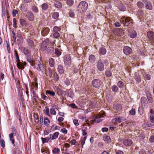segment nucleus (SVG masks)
<instances>
[{"label": "nucleus", "mask_w": 154, "mask_h": 154, "mask_svg": "<svg viewBox=\"0 0 154 154\" xmlns=\"http://www.w3.org/2000/svg\"><path fill=\"white\" fill-rule=\"evenodd\" d=\"M68 96L71 98H72L74 96V94L73 91L70 90H69L67 92Z\"/></svg>", "instance_id": "nucleus-35"}, {"label": "nucleus", "mask_w": 154, "mask_h": 154, "mask_svg": "<svg viewBox=\"0 0 154 154\" xmlns=\"http://www.w3.org/2000/svg\"><path fill=\"white\" fill-rule=\"evenodd\" d=\"M59 134V133L58 132H56L54 133L53 134H50L49 135V136L50 137L51 140H54L55 139H57Z\"/></svg>", "instance_id": "nucleus-15"}, {"label": "nucleus", "mask_w": 154, "mask_h": 154, "mask_svg": "<svg viewBox=\"0 0 154 154\" xmlns=\"http://www.w3.org/2000/svg\"><path fill=\"white\" fill-rule=\"evenodd\" d=\"M17 36L19 38V39H17V41L20 40V42H23V37L22 36L21 32L19 31L17 32Z\"/></svg>", "instance_id": "nucleus-24"}, {"label": "nucleus", "mask_w": 154, "mask_h": 154, "mask_svg": "<svg viewBox=\"0 0 154 154\" xmlns=\"http://www.w3.org/2000/svg\"><path fill=\"white\" fill-rule=\"evenodd\" d=\"M118 88L116 85H114L112 86V91L114 92H117L118 91Z\"/></svg>", "instance_id": "nucleus-59"}, {"label": "nucleus", "mask_w": 154, "mask_h": 154, "mask_svg": "<svg viewBox=\"0 0 154 154\" xmlns=\"http://www.w3.org/2000/svg\"><path fill=\"white\" fill-rule=\"evenodd\" d=\"M74 3L73 0H67L66 3L69 6H72Z\"/></svg>", "instance_id": "nucleus-51"}, {"label": "nucleus", "mask_w": 154, "mask_h": 154, "mask_svg": "<svg viewBox=\"0 0 154 154\" xmlns=\"http://www.w3.org/2000/svg\"><path fill=\"white\" fill-rule=\"evenodd\" d=\"M54 5L56 8H61L62 7L61 4L57 1H55Z\"/></svg>", "instance_id": "nucleus-32"}, {"label": "nucleus", "mask_w": 154, "mask_h": 154, "mask_svg": "<svg viewBox=\"0 0 154 154\" xmlns=\"http://www.w3.org/2000/svg\"><path fill=\"white\" fill-rule=\"evenodd\" d=\"M60 152V149L57 147H54L52 150L53 154H59Z\"/></svg>", "instance_id": "nucleus-20"}, {"label": "nucleus", "mask_w": 154, "mask_h": 154, "mask_svg": "<svg viewBox=\"0 0 154 154\" xmlns=\"http://www.w3.org/2000/svg\"><path fill=\"white\" fill-rule=\"evenodd\" d=\"M44 112L45 115L51 117V116L50 113V110L47 107H46L44 109Z\"/></svg>", "instance_id": "nucleus-22"}, {"label": "nucleus", "mask_w": 154, "mask_h": 154, "mask_svg": "<svg viewBox=\"0 0 154 154\" xmlns=\"http://www.w3.org/2000/svg\"><path fill=\"white\" fill-rule=\"evenodd\" d=\"M89 106L91 108L95 107H96L95 103L92 102H91L89 105Z\"/></svg>", "instance_id": "nucleus-64"}, {"label": "nucleus", "mask_w": 154, "mask_h": 154, "mask_svg": "<svg viewBox=\"0 0 154 154\" xmlns=\"http://www.w3.org/2000/svg\"><path fill=\"white\" fill-rule=\"evenodd\" d=\"M31 9L32 11L35 13H38V8L35 5L32 6Z\"/></svg>", "instance_id": "nucleus-31"}, {"label": "nucleus", "mask_w": 154, "mask_h": 154, "mask_svg": "<svg viewBox=\"0 0 154 154\" xmlns=\"http://www.w3.org/2000/svg\"><path fill=\"white\" fill-rule=\"evenodd\" d=\"M96 59L95 56L93 55H91L89 57V60L91 63H94Z\"/></svg>", "instance_id": "nucleus-23"}, {"label": "nucleus", "mask_w": 154, "mask_h": 154, "mask_svg": "<svg viewBox=\"0 0 154 154\" xmlns=\"http://www.w3.org/2000/svg\"><path fill=\"white\" fill-rule=\"evenodd\" d=\"M9 137L10 140L12 144L14 146L15 140L14 138L13 133H11L9 134Z\"/></svg>", "instance_id": "nucleus-21"}, {"label": "nucleus", "mask_w": 154, "mask_h": 154, "mask_svg": "<svg viewBox=\"0 0 154 154\" xmlns=\"http://www.w3.org/2000/svg\"><path fill=\"white\" fill-rule=\"evenodd\" d=\"M41 6L42 9L43 10H46L48 8V5L45 3H43Z\"/></svg>", "instance_id": "nucleus-46"}, {"label": "nucleus", "mask_w": 154, "mask_h": 154, "mask_svg": "<svg viewBox=\"0 0 154 154\" xmlns=\"http://www.w3.org/2000/svg\"><path fill=\"white\" fill-rule=\"evenodd\" d=\"M26 57H27V61L31 64L33 66V61L30 55Z\"/></svg>", "instance_id": "nucleus-40"}, {"label": "nucleus", "mask_w": 154, "mask_h": 154, "mask_svg": "<svg viewBox=\"0 0 154 154\" xmlns=\"http://www.w3.org/2000/svg\"><path fill=\"white\" fill-rule=\"evenodd\" d=\"M49 42L48 38L45 40L42 43L41 45V49L42 51H44L46 49V48L48 45Z\"/></svg>", "instance_id": "nucleus-7"}, {"label": "nucleus", "mask_w": 154, "mask_h": 154, "mask_svg": "<svg viewBox=\"0 0 154 154\" xmlns=\"http://www.w3.org/2000/svg\"><path fill=\"white\" fill-rule=\"evenodd\" d=\"M69 16L72 18H73L74 17L75 13L71 9L69 11Z\"/></svg>", "instance_id": "nucleus-49"}, {"label": "nucleus", "mask_w": 154, "mask_h": 154, "mask_svg": "<svg viewBox=\"0 0 154 154\" xmlns=\"http://www.w3.org/2000/svg\"><path fill=\"white\" fill-rule=\"evenodd\" d=\"M0 143L1 146L3 148H4L5 146V143L4 140L3 139H1L0 140Z\"/></svg>", "instance_id": "nucleus-55"}, {"label": "nucleus", "mask_w": 154, "mask_h": 154, "mask_svg": "<svg viewBox=\"0 0 154 154\" xmlns=\"http://www.w3.org/2000/svg\"><path fill=\"white\" fill-rule=\"evenodd\" d=\"M145 7L147 9L151 10L152 8V3L148 1L147 2L145 3Z\"/></svg>", "instance_id": "nucleus-18"}, {"label": "nucleus", "mask_w": 154, "mask_h": 154, "mask_svg": "<svg viewBox=\"0 0 154 154\" xmlns=\"http://www.w3.org/2000/svg\"><path fill=\"white\" fill-rule=\"evenodd\" d=\"M121 19V22L123 24L124 26H128L130 23H132V20H131L130 18L128 17H125L124 16H122Z\"/></svg>", "instance_id": "nucleus-5"}, {"label": "nucleus", "mask_w": 154, "mask_h": 154, "mask_svg": "<svg viewBox=\"0 0 154 154\" xmlns=\"http://www.w3.org/2000/svg\"><path fill=\"white\" fill-rule=\"evenodd\" d=\"M34 67L38 70L41 71L43 73L45 72V68L44 66L38 61L35 63Z\"/></svg>", "instance_id": "nucleus-4"}, {"label": "nucleus", "mask_w": 154, "mask_h": 154, "mask_svg": "<svg viewBox=\"0 0 154 154\" xmlns=\"http://www.w3.org/2000/svg\"><path fill=\"white\" fill-rule=\"evenodd\" d=\"M20 24L22 26H26V22L25 20L23 19H21L20 20Z\"/></svg>", "instance_id": "nucleus-45"}, {"label": "nucleus", "mask_w": 154, "mask_h": 154, "mask_svg": "<svg viewBox=\"0 0 154 154\" xmlns=\"http://www.w3.org/2000/svg\"><path fill=\"white\" fill-rule=\"evenodd\" d=\"M27 15L29 20L32 21L34 20V16L33 14L31 12L28 13Z\"/></svg>", "instance_id": "nucleus-27"}, {"label": "nucleus", "mask_w": 154, "mask_h": 154, "mask_svg": "<svg viewBox=\"0 0 154 154\" xmlns=\"http://www.w3.org/2000/svg\"><path fill=\"white\" fill-rule=\"evenodd\" d=\"M106 50L105 48L101 47L99 49L100 53L104 55L106 53Z\"/></svg>", "instance_id": "nucleus-37"}, {"label": "nucleus", "mask_w": 154, "mask_h": 154, "mask_svg": "<svg viewBox=\"0 0 154 154\" xmlns=\"http://www.w3.org/2000/svg\"><path fill=\"white\" fill-rule=\"evenodd\" d=\"M11 34L14 40V42H16V35L14 29H12L11 30Z\"/></svg>", "instance_id": "nucleus-38"}, {"label": "nucleus", "mask_w": 154, "mask_h": 154, "mask_svg": "<svg viewBox=\"0 0 154 154\" xmlns=\"http://www.w3.org/2000/svg\"><path fill=\"white\" fill-rule=\"evenodd\" d=\"M88 6V4L85 1L81 2L78 6L77 10L80 13H83L85 12Z\"/></svg>", "instance_id": "nucleus-2"}, {"label": "nucleus", "mask_w": 154, "mask_h": 154, "mask_svg": "<svg viewBox=\"0 0 154 154\" xmlns=\"http://www.w3.org/2000/svg\"><path fill=\"white\" fill-rule=\"evenodd\" d=\"M15 55L16 57V61L17 62V65L18 68L20 69H23L24 68V66L26 65V63L25 62L22 63L20 62L19 59L18 54L17 51H15Z\"/></svg>", "instance_id": "nucleus-3"}, {"label": "nucleus", "mask_w": 154, "mask_h": 154, "mask_svg": "<svg viewBox=\"0 0 154 154\" xmlns=\"http://www.w3.org/2000/svg\"><path fill=\"white\" fill-rule=\"evenodd\" d=\"M64 83L66 85H69L70 84V82L68 79L66 78L64 81Z\"/></svg>", "instance_id": "nucleus-62"}, {"label": "nucleus", "mask_w": 154, "mask_h": 154, "mask_svg": "<svg viewBox=\"0 0 154 154\" xmlns=\"http://www.w3.org/2000/svg\"><path fill=\"white\" fill-rule=\"evenodd\" d=\"M137 35V33L136 31H133L130 34V36L131 38H134Z\"/></svg>", "instance_id": "nucleus-41"}, {"label": "nucleus", "mask_w": 154, "mask_h": 154, "mask_svg": "<svg viewBox=\"0 0 154 154\" xmlns=\"http://www.w3.org/2000/svg\"><path fill=\"white\" fill-rule=\"evenodd\" d=\"M117 85L120 88H122L123 86V83L121 81H119L118 82Z\"/></svg>", "instance_id": "nucleus-61"}, {"label": "nucleus", "mask_w": 154, "mask_h": 154, "mask_svg": "<svg viewBox=\"0 0 154 154\" xmlns=\"http://www.w3.org/2000/svg\"><path fill=\"white\" fill-rule=\"evenodd\" d=\"M44 120L45 125L47 126H48L50 123L49 119L46 117H45L44 118Z\"/></svg>", "instance_id": "nucleus-39"}, {"label": "nucleus", "mask_w": 154, "mask_h": 154, "mask_svg": "<svg viewBox=\"0 0 154 154\" xmlns=\"http://www.w3.org/2000/svg\"><path fill=\"white\" fill-rule=\"evenodd\" d=\"M147 36L149 39L154 42V34L152 32L148 31L147 33Z\"/></svg>", "instance_id": "nucleus-14"}, {"label": "nucleus", "mask_w": 154, "mask_h": 154, "mask_svg": "<svg viewBox=\"0 0 154 154\" xmlns=\"http://www.w3.org/2000/svg\"><path fill=\"white\" fill-rule=\"evenodd\" d=\"M55 54L57 56H59L61 54V52L58 48L55 49Z\"/></svg>", "instance_id": "nucleus-54"}, {"label": "nucleus", "mask_w": 154, "mask_h": 154, "mask_svg": "<svg viewBox=\"0 0 154 154\" xmlns=\"http://www.w3.org/2000/svg\"><path fill=\"white\" fill-rule=\"evenodd\" d=\"M92 84L94 87L98 88L100 87L101 84V81L98 79H94L92 82Z\"/></svg>", "instance_id": "nucleus-11"}, {"label": "nucleus", "mask_w": 154, "mask_h": 154, "mask_svg": "<svg viewBox=\"0 0 154 154\" xmlns=\"http://www.w3.org/2000/svg\"><path fill=\"white\" fill-rule=\"evenodd\" d=\"M50 31V29L49 28L45 27L42 29L41 31V34L43 36L47 35L49 33Z\"/></svg>", "instance_id": "nucleus-12"}, {"label": "nucleus", "mask_w": 154, "mask_h": 154, "mask_svg": "<svg viewBox=\"0 0 154 154\" xmlns=\"http://www.w3.org/2000/svg\"><path fill=\"white\" fill-rule=\"evenodd\" d=\"M27 6L25 5H22L20 8L21 10L23 12H26L27 10Z\"/></svg>", "instance_id": "nucleus-44"}, {"label": "nucleus", "mask_w": 154, "mask_h": 154, "mask_svg": "<svg viewBox=\"0 0 154 154\" xmlns=\"http://www.w3.org/2000/svg\"><path fill=\"white\" fill-rule=\"evenodd\" d=\"M52 16L54 19H56L59 17V14L58 12H54L53 13Z\"/></svg>", "instance_id": "nucleus-42"}, {"label": "nucleus", "mask_w": 154, "mask_h": 154, "mask_svg": "<svg viewBox=\"0 0 154 154\" xmlns=\"http://www.w3.org/2000/svg\"><path fill=\"white\" fill-rule=\"evenodd\" d=\"M136 80L138 82H140L141 81V78L139 75H136L135 76Z\"/></svg>", "instance_id": "nucleus-57"}, {"label": "nucleus", "mask_w": 154, "mask_h": 154, "mask_svg": "<svg viewBox=\"0 0 154 154\" xmlns=\"http://www.w3.org/2000/svg\"><path fill=\"white\" fill-rule=\"evenodd\" d=\"M103 140L106 143L109 142L110 141L109 137L107 135H105L104 136Z\"/></svg>", "instance_id": "nucleus-34"}, {"label": "nucleus", "mask_w": 154, "mask_h": 154, "mask_svg": "<svg viewBox=\"0 0 154 154\" xmlns=\"http://www.w3.org/2000/svg\"><path fill=\"white\" fill-rule=\"evenodd\" d=\"M46 93L52 96H54L55 95V93L54 92L50 90H47Z\"/></svg>", "instance_id": "nucleus-50"}, {"label": "nucleus", "mask_w": 154, "mask_h": 154, "mask_svg": "<svg viewBox=\"0 0 154 154\" xmlns=\"http://www.w3.org/2000/svg\"><path fill=\"white\" fill-rule=\"evenodd\" d=\"M113 107L114 109L118 111H120L122 109V106L120 104L114 105Z\"/></svg>", "instance_id": "nucleus-30"}, {"label": "nucleus", "mask_w": 154, "mask_h": 154, "mask_svg": "<svg viewBox=\"0 0 154 154\" xmlns=\"http://www.w3.org/2000/svg\"><path fill=\"white\" fill-rule=\"evenodd\" d=\"M60 30V28L57 26H54L53 29V31L55 32H57Z\"/></svg>", "instance_id": "nucleus-58"}, {"label": "nucleus", "mask_w": 154, "mask_h": 154, "mask_svg": "<svg viewBox=\"0 0 154 154\" xmlns=\"http://www.w3.org/2000/svg\"><path fill=\"white\" fill-rule=\"evenodd\" d=\"M137 14L138 17H139L140 18L141 17H142L143 15V12L142 10H139L137 11Z\"/></svg>", "instance_id": "nucleus-43"}, {"label": "nucleus", "mask_w": 154, "mask_h": 154, "mask_svg": "<svg viewBox=\"0 0 154 154\" xmlns=\"http://www.w3.org/2000/svg\"><path fill=\"white\" fill-rule=\"evenodd\" d=\"M123 51L125 55H128L132 52V50L130 47L126 46L124 48Z\"/></svg>", "instance_id": "nucleus-10"}, {"label": "nucleus", "mask_w": 154, "mask_h": 154, "mask_svg": "<svg viewBox=\"0 0 154 154\" xmlns=\"http://www.w3.org/2000/svg\"><path fill=\"white\" fill-rule=\"evenodd\" d=\"M57 71L60 74H62L64 72V69L63 65H59L57 67Z\"/></svg>", "instance_id": "nucleus-16"}, {"label": "nucleus", "mask_w": 154, "mask_h": 154, "mask_svg": "<svg viewBox=\"0 0 154 154\" xmlns=\"http://www.w3.org/2000/svg\"><path fill=\"white\" fill-rule=\"evenodd\" d=\"M137 5L138 7L140 8H142L144 6L143 3L141 2H138L137 3Z\"/></svg>", "instance_id": "nucleus-56"}, {"label": "nucleus", "mask_w": 154, "mask_h": 154, "mask_svg": "<svg viewBox=\"0 0 154 154\" xmlns=\"http://www.w3.org/2000/svg\"><path fill=\"white\" fill-rule=\"evenodd\" d=\"M123 143L126 147H129L132 143L131 139H125L123 140Z\"/></svg>", "instance_id": "nucleus-8"}, {"label": "nucleus", "mask_w": 154, "mask_h": 154, "mask_svg": "<svg viewBox=\"0 0 154 154\" xmlns=\"http://www.w3.org/2000/svg\"><path fill=\"white\" fill-rule=\"evenodd\" d=\"M41 139L42 140V143L44 144L45 143L48 142L50 140H51V138L50 137H45V138L41 137Z\"/></svg>", "instance_id": "nucleus-26"}, {"label": "nucleus", "mask_w": 154, "mask_h": 154, "mask_svg": "<svg viewBox=\"0 0 154 154\" xmlns=\"http://www.w3.org/2000/svg\"><path fill=\"white\" fill-rule=\"evenodd\" d=\"M114 34L117 36H121L122 34V30L119 29H117L114 32Z\"/></svg>", "instance_id": "nucleus-19"}, {"label": "nucleus", "mask_w": 154, "mask_h": 154, "mask_svg": "<svg viewBox=\"0 0 154 154\" xmlns=\"http://www.w3.org/2000/svg\"><path fill=\"white\" fill-rule=\"evenodd\" d=\"M104 64L105 66H107L109 64V62L106 60H102L100 59L97 62V67L98 70L100 71H103L104 70Z\"/></svg>", "instance_id": "nucleus-1"}, {"label": "nucleus", "mask_w": 154, "mask_h": 154, "mask_svg": "<svg viewBox=\"0 0 154 154\" xmlns=\"http://www.w3.org/2000/svg\"><path fill=\"white\" fill-rule=\"evenodd\" d=\"M58 106L56 105L52 106V107L50 109V114L51 115H56V112L55 109L58 110Z\"/></svg>", "instance_id": "nucleus-13"}, {"label": "nucleus", "mask_w": 154, "mask_h": 154, "mask_svg": "<svg viewBox=\"0 0 154 154\" xmlns=\"http://www.w3.org/2000/svg\"><path fill=\"white\" fill-rule=\"evenodd\" d=\"M102 117V116L101 114L97 115L96 116L95 119H97L95 120V121L97 122V123H99L100 122H101L103 119H100Z\"/></svg>", "instance_id": "nucleus-33"}, {"label": "nucleus", "mask_w": 154, "mask_h": 154, "mask_svg": "<svg viewBox=\"0 0 154 154\" xmlns=\"http://www.w3.org/2000/svg\"><path fill=\"white\" fill-rule=\"evenodd\" d=\"M57 93L58 95H60L62 93V90L59 88H57L56 89Z\"/></svg>", "instance_id": "nucleus-60"}, {"label": "nucleus", "mask_w": 154, "mask_h": 154, "mask_svg": "<svg viewBox=\"0 0 154 154\" xmlns=\"http://www.w3.org/2000/svg\"><path fill=\"white\" fill-rule=\"evenodd\" d=\"M150 112V120L151 123H153L154 122V111L152 109H151Z\"/></svg>", "instance_id": "nucleus-17"}, {"label": "nucleus", "mask_w": 154, "mask_h": 154, "mask_svg": "<svg viewBox=\"0 0 154 154\" xmlns=\"http://www.w3.org/2000/svg\"><path fill=\"white\" fill-rule=\"evenodd\" d=\"M49 65L51 67H53L55 64L54 60L52 58H50L49 60Z\"/></svg>", "instance_id": "nucleus-36"}, {"label": "nucleus", "mask_w": 154, "mask_h": 154, "mask_svg": "<svg viewBox=\"0 0 154 154\" xmlns=\"http://www.w3.org/2000/svg\"><path fill=\"white\" fill-rule=\"evenodd\" d=\"M87 138V136H84L83 137H81L80 143L82 145V148H83V145L85 144V141L86 140Z\"/></svg>", "instance_id": "nucleus-28"}, {"label": "nucleus", "mask_w": 154, "mask_h": 154, "mask_svg": "<svg viewBox=\"0 0 154 154\" xmlns=\"http://www.w3.org/2000/svg\"><path fill=\"white\" fill-rule=\"evenodd\" d=\"M54 48L53 47H49L46 49V51L48 54H51L54 52Z\"/></svg>", "instance_id": "nucleus-29"}, {"label": "nucleus", "mask_w": 154, "mask_h": 154, "mask_svg": "<svg viewBox=\"0 0 154 154\" xmlns=\"http://www.w3.org/2000/svg\"><path fill=\"white\" fill-rule=\"evenodd\" d=\"M53 35L55 38H57L59 37L60 35L58 32H56L54 33Z\"/></svg>", "instance_id": "nucleus-63"}, {"label": "nucleus", "mask_w": 154, "mask_h": 154, "mask_svg": "<svg viewBox=\"0 0 154 154\" xmlns=\"http://www.w3.org/2000/svg\"><path fill=\"white\" fill-rule=\"evenodd\" d=\"M143 76L145 79L150 80L151 79V76L150 74H146L145 75Z\"/></svg>", "instance_id": "nucleus-52"}, {"label": "nucleus", "mask_w": 154, "mask_h": 154, "mask_svg": "<svg viewBox=\"0 0 154 154\" xmlns=\"http://www.w3.org/2000/svg\"><path fill=\"white\" fill-rule=\"evenodd\" d=\"M53 75L54 80L56 82L57 81L59 80V76L57 72H55Z\"/></svg>", "instance_id": "nucleus-47"}, {"label": "nucleus", "mask_w": 154, "mask_h": 154, "mask_svg": "<svg viewBox=\"0 0 154 154\" xmlns=\"http://www.w3.org/2000/svg\"><path fill=\"white\" fill-rule=\"evenodd\" d=\"M23 51L24 55L26 56H29L30 54V51L27 48H25L23 49Z\"/></svg>", "instance_id": "nucleus-25"}, {"label": "nucleus", "mask_w": 154, "mask_h": 154, "mask_svg": "<svg viewBox=\"0 0 154 154\" xmlns=\"http://www.w3.org/2000/svg\"><path fill=\"white\" fill-rule=\"evenodd\" d=\"M119 9L121 11H124L126 10V7L122 4H120L119 6Z\"/></svg>", "instance_id": "nucleus-48"}, {"label": "nucleus", "mask_w": 154, "mask_h": 154, "mask_svg": "<svg viewBox=\"0 0 154 154\" xmlns=\"http://www.w3.org/2000/svg\"><path fill=\"white\" fill-rule=\"evenodd\" d=\"M136 113L135 109L132 108L129 111V114L132 116H134Z\"/></svg>", "instance_id": "nucleus-53"}, {"label": "nucleus", "mask_w": 154, "mask_h": 154, "mask_svg": "<svg viewBox=\"0 0 154 154\" xmlns=\"http://www.w3.org/2000/svg\"><path fill=\"white\" fill-rule=\"evenodd\" d=\"M26 42L28 43V48L29 49H33L35 47L34 42L30 38H28L26 39Z\"/></svg>", "instance_id": "nucleus-9"}, {"label": "nucleus", "mask_w": 154, "mask_h": 154, "mask_svg": "<svg viewBox=\"0 0 154 154\" xmlns=\"http://www.w3.org/2000/svg\"><path fill=\"white\" fill-rule=\"evenodd\" d=\"M65 66H70L71 63V57L69 55H65L63 58Z\"/></svg>", "instance_id": "nucleus-6"}]
</instances>
